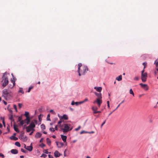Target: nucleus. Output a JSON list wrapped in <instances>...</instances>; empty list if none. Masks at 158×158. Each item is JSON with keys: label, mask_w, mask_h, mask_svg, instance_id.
I'll list each match as a JSON object with an SVG mask.
<instances>
[{"label": "nucleus", "mask_w": 158, "mask_h": 158, "mask_svg": "<svg viewBox=\"0 0 158 158\" xmlns=\"http://www.w3.org/2000/svg\"><path fill=\"white\" fill-rule=\"evenodd\" d=\"M71 105H74V104H75V102H74L73 101L72 103H71Z\"/></svg>", "instance_id": "bf43d9fd"}, {"label": "nucleus", "mask_w": 158, "mask_h": 158, "mask_svg": "<svg viewBox=\"0 0 158 158\" xmlns=\"http://www.w3.org/2000/svg\"><path fill=\"white\" fill-rule=\"evenodd\" d=\"M88 100V99L87 98H86L84 100H83V101H84V102H85L86 101H87Z\"/></svg>", "instance_id": "69168bd1"}, {"label": "nucleus", "mask_w": 158, "mask_h": 158, "mask_svg": "<svg viewBox=\"0 0 158 158\" xmlns=\"http://www.w3.org/2000/svg\"><path fill=\"white\" fill-rule=\"evenodd\" d=\"M47 155H45V154H43L41 156V157H44V158H45L46 157V156H47Z\"/></svg>", "instance_id": "4c0bfd02"}, {"label": "nucleus", "mask_w": 158, "mask_h": 158, "mask_svg": "<svg viewBox=\"0 0 158 158\" xmlns=\"http://www.w3.org/2000/svg\"><path fill=\"white\" fill-rule=\"evenodd\" d=\"M42 134L40 132H37L35 136V138H38L41 137Z\"/></svg>", "instance_id": "2eb2a0df"}, {"label": "nucleus", "mask_w": 158, "mask_h": 158, "mask_svg": "<svg viewBox=\"0 0 158 158\" xmlns=\"http://www.w3.org/2000/svg\"><path fill=\"white\" fill-rule=\"evenodd\" d=\"M48 157H49V158H53L52 156L50 155H48Z\"/></svg>", "instance_id": "864d4df0"}, {"label": "nucleus", "mask_w": 158, "mask_h": 158, "mask_svg": "<svg viewBox=\"0 0 158 158\" xmlns=\"http://www.w3.org/2000/svg\"><path fill=\"white\" fill-rule=\"evenodd\" d=\"M22 106V104H21V103H19L18 104V106H19V108H21Z\"/></svg>", "instance_id": "a19ab883"}, {"label": "nucleus", "mask_w": 158, "mask_h": 158, "mask_svg": "<svg viewBox=\"0 0 158 158\" xmlns=\"http://www.w3.org/2000/svg\"><path fill=\"white\" fill-rule=\"evenodd\" d=\"M13 107H14V108L15 109V111L16 112H17V106H16V105H15V104L14 105Z\"/></svg>", "instance_id": "f704fd0d"}, {"label": "nucleus", "mask_w": 158, "mask_h": 158, "mask_svg": "<svg viewBox=\"0 0 158 158\" xmlns=\"http://www.w3.org/2000/svg\"><path fill=\"white\" fill-rule=\"evenodd\" d=\"M139 79V78L137 77H135L134 78V80L135 81H138Z\"/></svg>", "instance_id": "58836bf2"}, {"label": "nucleus", "mask_w": 158, "mask_h": 158, "mask_svg": "<svg viewBox=\"0 0 158 158\" xmlns=\"http://www.w3.org/2000/svg\"><path fill=\"white\" fill-rule=\"evenodd\" d=\"M94 89H95L97 91L99 92H101L102 90V88L101 87H94Z\"/></svg>", "instance_id": "f8f14e48"}, {"label": "nucleus", "mask_w": 158, "mask_h": 158, "mask_svg": "<svg viewBox=\"0 0 158 158\" xmlns=\"http://www.w3.org/2000/svg\"><path fill=\"white\" fill-rule=\"evenodd\" d=\"M78 69H79V68H81L83 66H82V64L80 63H79L78 64Z\"/></svg>", "instance_id": "c9c22d12"}, {"label": "nucleus", "mask_w": 158, "mask_h": 158, "mask_svg": "<svg viewBox=\"0 0 158 158\" xmlns=\"http://www.w3.org/2000/svg\"><path fill=\"white\" fill-rule=\"evenodd\" d=\"M11 82L13 83V85L11 87L10 86V88H12L15 85V82L14 80H13L12 79L11 80Z\"/></svg>", "instance_id": "b1692460"}, {"label": "nucleus", "mask_w": 158, "mask_h": 158, "mask_svg": "<svg viewBox=\"0 0 158 158\" xmlns=\"http://www.w3.org/2000/svg\"><path fill=\"white\" fill-rule=\"evenodd\" d=\"M139 85L141 86V87L145 90L147 91L148 89L149 88L147 84L141 83L139 84Z\"/></svg>", "instance_id": "6e6552de"}, {"label": "nucleus", "mask_w": 158, "mask_h": 158, "mask_svg": "<svg viewBox=\"0 0 158 158\" xmlns=\"http://www.w3.org/2000/svg\"><path fill=\"white\" fill-rule=\"evenodd\" d=\"M101 111H97V112H95L94 114H96L97 113H101Z\"/></svg>", "instance_id": "680f3d73"}, {"label": "nucleus", "mask_w": 158, "mask_h": 158, "mask_svg": "<svg viewBox=\"0 0 158 158\" xmlns=\"http://www.w3.org/2000/svg\"><path fill=\"white\" fill-rule=\"evenodd\" d=\"M10 139H11V140H14L15 141L17 140L18 139V138L17 137H15L14 135H13V136H11L10 137Z\"/></svg>", "instance_id": "6ab92c4d"}, {"label": "nucleus", "mask_w": 158, "mask_h": 158, "mask_svg": "<svg viewBox=\"0 0 158 158\" xmlns=\"http://www.w3.org/2000/svg\"><path fill=\"white\" fill-rule=\"evenodd\" d=\"M62 155L57 151H56L54 153V156L55 157H57Z\"/></svg>", "instance_id": "9d476101"}, {"label": "nucleus", "mask_w": 158, "mask_h": 158, "mask_svg": "<svg viewBox=\"0 0 158 158\" xmlns=\"http://www.w3.org/2000/svg\"><path fill=\"white\" fill-rule=\"evenodd\" d=\"M119 106L120 104H119L115 109H114V110L109 114L108 116L110 115L114 111L116 110H117V108L119 107Z\"/></svg>", "instance_id": "393cba45"}, {"label": "nucleus", "mask_w": 158, "mask_h": 158, "mask_svg": "<svg viewBox=\"0 0 158 158\" xmlns=\"http://www.w3.org/2000/svg\"><path fill=\"white\" fill-rule=\"evenodd\" d=\"M55 130H58V129H57V125H56V126L55 127Z\"/></svg>", "instance_id": "052dcab7"}, {"label": "nucleus", "mask_w": 158, "mask_h": 158, "mask_svg": "<svg viewBox=\"0 0 158 158\" xmlns=\"http://www.w3.org/2000/svg\"><path fill=\"white\" fill-rule=\"evenodd\" d=\"M29 113L28 112L25 111V115L26 117V118L25 119V120H27V125L28 124L30 121V119L29 116Z\"/></svg>", "instance_id": "423d86ee"}, {"label": "nucleus", "mask_w": 158, "mask_h": 158, "mask_svg": "<svg viewBox=\"0 0 158 158\" xmlns=\"http://www.w3.org/2000/svg\"><path fill=\"white\" fill-rule=\"evenodd\" d=\"M94 133V131H91V132H88L87 133H89V134H92V133Z\"/></svg>", "instance_id": "3c124183"}, {"label": "nucleus", "mask_w": 158, "mask_h": 158, "mask_svg": "<svg viewBox=\"0 0 158 158\" xmlns=\"http://www.w3.org/2000/svg\"><path fill=\"white\" fill-rule=\"evenodd\" d=\"M26 128V131L27 132H29L31 130H34V129H33L32 128L29 127V126L27 127Z\"/></svg>", "instance_id": "a211bd4d"}, {"label": "nucleus", "mask_w": 158, "mask_h": 158, "mask_svg": "<svg viewBox=\"0 0 158 158\" xmlns=\"http://www.w3.org/2000/svg\"><path fill=\"white\" fill-rule=\"evenodd\" d=\"M2 123H3V125L5 127H6V125H5V122H4V120H3L2 121Z\"/></svg>", "instance_id": "603ef678"}, {"label": "nucleus", "mask_w": 158, "mask_h": 158, "mask_svg": "<svg viewBox=\"0 0 158 158\" xmlns=\"http://www.w3.org/2000/svg\"><path fill=\"white\" fill-rule=\"evenodd\" d=\"M2 93L3 96L6 99V98L10 95V91L6 89H4L2 90Z\"/></svg>", "instance_id": "39448f33"}, {"label": "nucleus", "mask_w": 158, "mask_h": 158, "mask_svg": "<svg viewBox=\"0 0 158 158\" xmlns=\"http://www.w3.org/2000/svg\"><path fill=\"white\" fill-rule=\"evenodd\" d=\"M28 126L34 129V128L35 127V125L33 122H31Z\"/></svg>", "instance_id": "dca6fc26"}, {"label": "nucleus", "mask_w": 158, "mask_h": 158, "mask_svg": "<svg viewBox=\"0 0 158 158\" xmlns=\"http://www.w3.org/2000/svg\"><path fill=\"white\" fill-rule=\"evenodd\" d=\"M50 112L51 113H54V112L53 110H50Z\"/></svg>", "instance_id": "338daca9"}, {"label": "nucleus", "mask_w": 158, "mask_h": 158, "mask_svg": "<svg viewBox=\"0 0 158 158\" xmlns=\"http://www.w3.org/2000/svg\"><path fill=\"white\" fill-rule=\"evenodd\" d=\"M49 130L51 131H52L53 132H54L55 131V130L54 128H50L49 129Z\"/></svg>", "instance_id": "ea45409f"}, {"label": "nucleus", "mask_w": 158, "mask_h": 158, "mask_svg": "<svg viewBox=\"0 0 158 158\" xmlns=\"http://www.w3.org/2000/svg\"><path fill=\"white\" fill-rule=\"evenodd\" d=\"M14 130L16 132H17L18 133H19V129L16 127V126L15 125H14Z\"/></svg>", "instance_id": "5701e85b"}, {"label": "nucleus", "mask_w": 158, "mask_h": 158, "mask_svg": "<svg viewBox=\"0 0 158 158\" xmlns=\"http://www.w3.org/2000/svg\"><path fill=\"white\" fill-rule=\"evenodd\" d=\"M46 140L47 144L49 145H50L51 143L50 140L48 138L46 139Z\"/></svg>", "instance_id": "4be33fe9"}, {"label": "nucleus", "mask_w": 158, "mask_h": 158, "mask_svg": "<svg viewBox=\"0 0 158 158\" xmlns=\"http://www.w3.org/2000/svg\"><path fill=\"white\" fill-rule=\"evenodd\" d=\"M61 138L64 142H65L66 141L67 136L66 135H61Z\"/></svg>", "instance_id": "9b49d317"}, {"label": "nucleus", "mask_w": 158, "mask_h": 158, "mask_svg": "<svg viewBox=\"0 0 158 158\" xmlns=\"http://www.w3.org/2000/svg\"><path fill=\"white\" fill-rule=\"evenodd\" d=\"M59 127L60 128L61 130L63 131V129L64 128V124H60L59 125Z\"/></svg>", "instance_id": "c85d7f7f"}, {"label": "nucleus", "mask_w": 158, "mask_h": 158, "mask_svg": "<svg viewBox=\"0 0 158 158\" xmlns=\"http://www.w3.org/2000/svg\"><path fill=\"white\" fill-rule=\"evenodd\" d=\"M3 102L5 105H6L7 104V102L4 101H3Z\"/></svg>", "instance_id": "774afa93"}, {"label": "nucleus", "mask_w": 158, "mask_h": 158, "mask_svg": "<svg viewBox=\"0 0 158 158\" xmlns=\"http://www.w3.org/2000/svg\"><path fill=\"white\" fill-rule=\"evenodd\" d=\"M44 139L43 138H42L40 140V142L41 143L42 142L43 140Z\"/></svg>", "instance_id": "5fc2aeb1"}, {"label": "nucleus", "mask_w": 158, "mask_h": 158, "mask_svg": "<svg viewBox=\"0 0 158 158\" xmlns=\"http://www.w3.org/2000/svg\"><path fill=\"white\" fill-rule=\"evenodd\" d=\"M106 120H105L102 123V124H101V128H102V126H103V125H104V124H105V123H106Z\"/></svg>", "instance_id": "a18cd8bd"}, {"label": "nucleus", "mask_w": 158, "mask_h": 158, "mask_svg": "<svg viewBox=\"0 0 158 158\" xmlns=\"http://www.w3.org/2000/svg\"><path fill=\"white\" fill-rule=\"evenodd\" d=\"M71 125L70 124H64V128L63 129V131L64 133L67 132L69 131H71L73 127L70 128V127Z\"/></svg>", "instance_id": "7ed1b4c3"}, {"label": "nucleus", "mask_w": 158, "mask_h": 158, "mask_svg": "<svg viewBox=\"0 0 158 158\" xmlns=\"http://www.w3.org/2000/svg\"><path fill=\"white\" fill-rule=\"evenodd\" d=\"M13 118V116L12 115H11L10 117H9L10 119L12 120Z\"/></svg>", "instance_id": "13d9d810"}, {"label": "nucleus", "mask_w": 158, "mask_h": 158, "mask_svg": "<svg viewBox=\"0 0 158 158\" xmlns=\"http://www.w3.org/2000/svg\"><path fill=\"white\" fill-rule=\"evenodd\" d=\"M81 128V126H79L78 128H76V129H75V130L76 131H77L78 130Z\"/></svg>", "instance_id": "09e8293b"}, {"label": "nucleus", "mask_w": 158, "mask_h": 158, "mask_svg": "<svg viewBox=\"0 0 158 158\" xmlns=\"http://www.w3.org/2000/svg\"><path fill=\"white\" fill-rule=\"evenodd\" d=\"M40 146L41 148H43L45 146V145L43 143H42L40 145Z\"/></svg>", "instance_id": "e433bc0d"}, {"label": "nucleus", "mask_w": 158, "mask_h": 158, "mask_svg": "<svg viewBox=\"0 0 158 158\" xmlns=\"http://www.w3.org/2000/svg\"><path fill=\"white\" fill-rule=\"evenodd\" d=\"M0 156H2V158L4 157V155L2 153H0Z\"/></svg>", "instance_id": "6e6d98bb"}, {"label": "nucleus", "mask_w": 158, "mask_h": 158, "mask_svg": "<svg viewBox=\"0 0 158 158\" xmlns=\"http://www.w3.org/2000/svg\"><path fill=\"white\" fill-rule=\"evenodd\" d=\"M88 133V132H86V131H82L80 132V134H82L84 133Z\"/></svg>", "instance_id": "79ce46f5"}, {"label": "nucleus", "mask_w": 158, "mask_h": 158, "mask_svg": "<svg viewBox=\"0 0 158 158\" xmlns=\"http://www.w3.org/2000/svg\"><path fill=\"white\" fill-rule=\"evenodd\" d=\"M147 77V74L146 72H144V69L141 71V78L143 82H145L146 81Z\"/></svg>", "instance_id": "20e7f679"}, {"label": "nucleus", "mask_w": 158, "mask_h": 158, "mask_svg": "<svg viewBox=\"0 0 158 158\" xmlns=\"http://www.w3.org/2000/svg\"><path fill=\"white\" fill-rule=\"evenodd\" d=\"M66 150H67L65 149L64 152V156H66L65 152L66 151Z\"/></svg>", "instance_id": "e2e57ef3"}, {"label": "nucleus", "mask_w": 158, "mask_h": 158, "mask_svg": "<svg viewBox=\"0 0 158 158\" xmlns=\"http://www.w3.org/2000/svg\"><path fill=\"white\" fill-rule=\"evenodd\" d=\"M88 69L87 67L85 66H83L81 68H79V69H78L79 75L81 76V75L85 74L88 71Z\"/></svg>", "instance_id": "f03ea898"}, {"label": "nucleus", "mask_w": 158, "mask_h": 158, "mask_svg": "<svg viewBox=\"0 0 158 158\" xmlns=\"http://www.w3.org/2000/svg\"><path fill=\"white\" fill-rule=\"evenodd\" d=\"M116 80L118 81H120L122 80V76L121 75L119 76L116 78Z\"/></svg>", "instance_id": "412c9836"}, {"label": "nucleus", "mask_w": 158, "mask_h": 158, "mask_svg": "<svg viewBox=\"0 0 158 158\" xmlns=\"http://www.w3.org/2000/svg\"><path fill=\"white\" fill-rule=\"evenodd\" d=\"M143 64L144 65V68L143 69H144L146 68V64L145 63H143Z\"/></svg>", "instance_id": "49530a36"}, {"label": "nucleus", "mask_w": 158, "mask_h": 158, "mask_svg": "<svg viewBox=\"0 0 158 158\" xmlns=\"http://www.w3.org/2000/svg\"><path fill=\"white\" fill-rule=\"evenodd\" d=\"M19 92L22 93L23 94H24V92L22 89H20V90L19 91Z\"/></svg>", "instance_id": "72a5a7b5"}, {"label": "nucleus", "mask_w": 158, "mask_h": 158, "mask_svg": "<svg viewBox=\"0 0 158 158\" xmlns=\"http://www.w3.org/2000/svg\"><path fill=\"white\" fill-rule=\"evenodd\" d=\"M41 127L42 129H45V126L43 124L41 125Z\"/></svg>", "instance_id": "c756f323"}, {"label": "nucleus", "mask_w": 158, "mask_h": 158, "mask_svg": "<svg viewBox=\"0 0 158 158\" xmlns=\"http://www.w3.org/2000/svg\"><path fill=\"white\" fill-rule=\"evenodd\" d=\"M84 102V101H82L81 102H79V103L80 104L83 103Z\"/></svg>", "instance_id": "0e129e2a"}, {"label": "nucleus", "mask_w": 158, "mask_h": 158, "mask_svg": "<svg viewBox=\"0 0 158 158\" xmlns=\"http://www.w3.org/2000/svg\"><path fill=\"white\" fill-rule=\"evenodd\" d=\"M79 104H80L79 103V102H75V104L76 106H77Z\"/></svg>", "instance_id": "8fccbe9b"}, {"label": "nucleus", "mask_w": 158, "mask_h": 158, "mask_svg": "<svg viewBox=\"0 0 158 158\" xmlns=\"http://www.w3.org/2000/svg\"><path fill=\"white\" fill-rule=\"evenodd\" d=\"M33 86H30L29 88V89H28V92H29L31 90V89H32L33 88Z\"/></svg>", "instance_id": "473e14b6"}, {"label": "nucleus", "mask_w": 158, "mask_h": 158, "mask_svg": "<svg viewBox=\"0 0 158 158\" xmlns=\"http://www.w3.org/2000/svg\"><path fill=\"white\" fill-rule=\"evenodd\" d=\"M98 108L96 106H93L92 107V109L93 111V113L94 114L95 112H97V110H98Z\"/></svg>", "instance_id": "f3484780"}, {"label": "nucleus", "mask_w": 158, "mask_h": 158, "mask_svg": "<svg viewBox=\"0 0 158 158\" xmlns=\"http://www.w3.org/2000/svg\"><path fill=\"white\" fill-rule=\"evenodd\" d=\"M61 119H63L64 120H67L68 119V117L66 114H64L62 116L60 117Z\"/></svg>", "instance_id": "ddd939ff"}, {"label": "nucleus", "mask_w": 158, "mask_h": 158, "mask_svg": "<svg viewBox=\"0 0 158 158\" xmlns=\"http://www.w3.org/2000/svg\"><path fill=\"white\" fill-rule=\"evenodd\" d=\"M22 119V118L21 117H19L18 118V120L19 122H20Z\"/></svg>", "instance_id": "37998d69"}, {"label": "nucleus", "mask_w": 158, "mask_h": 158, "mask_svg": "<svg viewBox=\"0 0 158 158\" xmlns=\"http://www.w3.org/2000/svg\"><path fill=\"white\" fill-rule=\"evenodd\" d=\"M94 93L95 94L97 97V99H102V97L101 93H98L96 92H94Z\"/></svg>", "instance_id": "1a4fd4ad"}, {"label": "nucleus", "mask_w": 158, "mask_h": 158, "mask_svg": "<svg viewBox=\"0 0 158 158\" xmlns=\"http://www.w3.org/2000/svg\"><path fill=\"white\" fill-rule=\"evenodd\" d=\"M62 123V121L60 120V121H59L58 122V124L60 125V124H61L60 123Z\"/></svg>", "instance_id": "4d7b16f0"}, {"label": "nucleus", "mask_w": 158, "mask_h": 158, "mask_svg": "<svg viewBox=\"0 0 158 158\" xmlns=\"http://www.w3.org/2000/svg\"><path fill=\"white\" fill-rule=\"evenodd\" d=\"M101 99H96V100L93 103L94 104L97 103L98 107H100V105L102 102Z\"/></svg>", "instance_id": "0eeeda50"}, {"label": "nucleus", "mask_w": 158, "mask_h": 158, "mask_svg": "<svg viewBox=\"0 0 158 158\" xmlns=\"http://www.w3.org/2000/svg\"><path fill=\"white\" fill-rule=\"evenodd\" d=\"M59 146H58L59 148H60L64 145V143L62 142H60L59 143Z\"/></svg>", "instance_id": "7c9ffc66"}, {"label": "nucleus", "mask_w": 158, "mask_h": 158, "mask_svg": "<svg viewBox=\"0 0 158 158\" xmlns=\"http://www.w3.org/2000/svg\"><path fill=\"white\" fill-rule=\"evenodd\" d=\"M21 151L22 152H24V153H26V151L25 150H24V149H22V148L21 149Z\"/></svg>", "instance_id": "de8ad7c7"}, {"label": "nucleus", "mask_w": 158, "mask_h": 158, "mask_svg": "<svg viewBox=\"0 0 158 158\" xmlns=\"http://www.w3.org/2000/svg\"><path fill=\"white\" fill-rule=\"evenodd\" d=\"M50 115L49 114H48L47 115V119L48 121H51L50 119Z\"/></svg>", "instance_id": "2f4dec72"}, {"label": "nucleus", "mask_w": 158, "mask_h": 158, "mask_svg": "<svg viewBox=\"0 0 158 158\" xmlns=\"http://www.w3.org/2000/svg\"><path fill=\"white\" fill-rule=\"evenodd\" d=\"M7 74L6 72L4 73L2 77V85L3 87H5L8 83V80L7 77Z\"/></svg>", "instance_id": "f257e3e1"}, {"label": "nucleus", "mask_w": 158, "mask_h": 158, "mask_svg": "<svg viewBox=\"0 0 158 158\" xmlns=\"http://www.w3.org/2000/svg\"><path fill=\"white\" fill-rule=\"evenodd\" d=\"M129 93L130 94H132L133 97L134 96V94L133 91L131 89H130L129 91Z\"/></svg>", "instance_id": "a878e982"}, {"label": "nucleus", "mask_w": 158, "mask_h": 158, "mask_svg": "<svg viewBox=\"0 0 158 158\" xmlns=\"http://www.w3.org/2000/svg\"><path fill=\"white\" fill-rule=\"evenodd\" d=\"M10 152L13 154H17L18 153V151L15 149H13L10 151Z\"/></svg>", "instance_id": "4468645a"}, {"label": "nucleus", "mask_w": 158, "mask_h": 158, "mask_svg": "<svg viewBox=\"0 0 158 158\" xmlns=\"http://www.w3.org/2000/svg\"><path fill=\"white\" fill-rule=\"evenodd\" d=\"M26 122V120H25V119L24 120H22L20 122V124L21 125H23Z\"/></svg>", "instance_id": "bb28decb"}, {"label": "nucleus", "mask_w": 158, "mask_h": 158, "mask_svg": "<svg viewBox=\"0 0 158 158\" xmlns=\"http://www.w3.org/2000/svg\"><path fill=\"white\" fill-rule=\"evenodd\" d=\"M44 153L46 154H48V151L47 150H44Z\"/></svg>", "instance_id": "c03bdc74"}, {"label": "nucleus", "mask_w": 158, "mask_h": 158, "mask_svg": "<svg viewBox=\"0 0 158 158\" xmlns=\"http://www.w3.org/2000/svg\"><path fill=\"white\" fill-rule=\"evenodd\" d=\"M15 145H16V146L19 147H20V146H21L20 143L18 142H15Z\"/></svg>", "instance_id": "cd10ccee"}, {"label": "nucleus", "mask_w": 158, "mask_h": 158, "mask_svg": "<svg viewBox=\"0 0 158 158\" xmlns=\"http://www.w3.org/2000/svg\"><path fill=\"white\" fill-rule=\"evenodd\" d=\"M26 149L30 151H31L32 150V147L31 145L27 146Z\"/></svg>", "instance_id": "aec40b11"}]
</instances>
